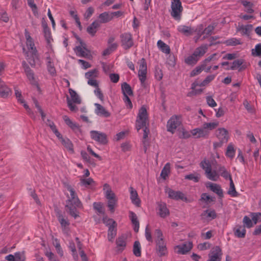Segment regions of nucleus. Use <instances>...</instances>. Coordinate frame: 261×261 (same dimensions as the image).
I'll return each instance as SVG.
<instances>
[{"instance_id": "nucleus-15", "label": "nucleus", "mask_w": 261, "mask_h": 261, "mask_svg": "<svg viewBox=\"0 0 261 261\" xmlns=\"http://www.w3.org/2000/svg\"><path fill=\"white\" fill-rule=\"evenodd\" d=\"M165 192L171 199L176 200H181L184 201H187V198L185 196V194L180 191H176L170 188H166L165 189Z\"/></svg>"}, {"instance_id": "nucleus-12", "label": "nucleus", "mask_w": 261, "mask_h": 261, "mask_svg": "<svg viewBox=\"0 0 261 261\" xmlns=\"http://www.w3.org/2000/svg\"><path fill=\"white\" fill-rule=\"evenodd\" d=\"M99 71L97 69L89 70L85 73V77L88 80L87 83L92 87H97L98 85L96 80L98 77Z\"/></svg>"}, {"instance_id": "nucleus-62", "label": "nucleus", "mask_w": 261, "mask_h": 261, "mask_svg": "<svg viewBox=\"0 0 261 261\" xmlns=\"http://www.w3.org/2000/svg\"><path fill=\"white\" fill-rule=\"evenodd\" d=\"M252 54L254 56H261V43L256 44L255 48L252 49Z\"/></svg>"}, {"instance_id": "nucleus-26", "label": "nucleus", "mask_w": 261, "mask_h": 261, "mask_svg": "<svg viewBox=\"0 0 261 261\" xmlns=\"http://www.w3.org/2000/svg\"><path fill=\"white\" fill-rule=\"evenodd\" d=\"M211 66L206 67L204 64L201 62V64L197 66L190 73L191 76H194L200 74L203 70L206 72H211Z\"/></svg>"}, {"instance_id": "nucleus-7", "label": "nucleus", "mask_w": 261, "mask_h": 261, "mask_svg": "<svg viewBox=\"0 0 261 261\" xmlns=\"http://www.w3.org/2000/svg\"><path fill=\"white\" fill-rule=\"evenodd\" d=\"M76 38L80 45L74 49L76 55L79 57L90 59L91 55L89 50L86 47V44L79 37Z\"/></svg>"}, {"instance_id": "nucleus-39", "label": "nucleus", "mask_w": 261, "mask_h": 261, "mask_svg": "<svg viewBox=\"0 0 261 261\" xmlns=\"http://www.w3.org/2000/svg\"><path fill=\"white\" fill-rule=\"evenodd\" d=\"M80 184L82 186L90 188H92L96 186L95 182L91 178H84L81 177L80 178Z\"/></svg>"}, {"instance_id": "nucleus-40", "label": "nucleus", "mask_w": 261, "mask_h": 261, "mask_svg": "<svg viewBox=\"0 0 261 261\" xmlns=\"http://www.w3.org/2000/svg\"><path fill=\"white\" fill-rule=\"evenodd\" d=\"M15 95L16 96L17 100L21 103L23 104V107L26 109V110L29 112H31V109H30L28 105H27L23 99L21 95V92L19 91L17 88H15Z\"/></svg>"}, {"instance_id": "nucleus-60", "label": "nucleus", "mask_w": 261, "mask_h": 261, "mask_svg": "<svg viewBox=\"0 0 261 261\" xmlns=\"http://www.w3.org/2000/svg\"><path fill=\"white\" fill-rule=\"evenodd\" d=\"M15 261H25L24 252H17L14 253Z\"/></svg>"}, {"instance_id": "nucleus-41", "label": "nucleus", "mask_w": 261, "mask_h": 261, "mask_svg": "<svg viewBox=\"0 0 261 261\" xmlns=\"http://www.w3.org/2000/svg\"><path fill=\"white\" fill-rule=\"evenodd\" d=\"M129 217L134 225V229L135 232H138L139 229V222L137 215L133 212H129Z\"/></svg>"}, {"instance_id": "nucleus-46", "label": "nucleus", "mask_w": 261, "mask_h": 261, "mask_svg": "<svg viewBox=\"0 0 261 261\" xmlns=\"http://www.w3.org/2000/svg\"><path fill=\"white\" fill-rule=\"evenodd\" d=\"M219 125L218 121H213L208 123H205L203 124V127L207 132L208 136L210 132L216 128Z\"/></svg>"}, {"instance_id": "nucleus-30", "label": "nucleus", "mask_w": 261, "mask_h": 261, "mask_svg": "<svg viewBox=\"0 0 261 261\" xmlns=\"http://www.w3.org/2000/svg\"><path fill=\"white\" fill-rule=\"evenodd\" d=\"M156 249L160 256H165L168 253L166 244L165 242L156 244Z\"/></svg>"}, {"instance_id": "nucleus-43", "label": "nucleus", "mask_w": 261, "mask_h": 261, "mask_svg": "<svg viewBox=\"0 0 261 261\" xmlns=\"http://www.w3.org/2000/svg\"><path fill=\"white\" fill-rule=\"evenodd\" d=\"M117 224L109 227L108 232V239L110 242H113L117 234Z\"/></svg>"}, {"instance_id": "nucleus-13", "label": "nucleus", "mask_w": 261, "mask_h": 261, "mask_svg": "<svg viewBox=\"0 0 261 261\" xmlns=\"http://www.w3.org/2000/svg\"><path fill=\"white\" fill-rule=\"evenodd\" d=\"M90 134L91 139L100 144L105 145L108 142L107 136L104 133L97 130H91Z\"/></svg>"}, {"instance_id": "nucleus-21", "label": "nucleus", "mask_w": 261, "mask_h": 261, "mask_svg": "<svg viewBox=\"0 0 261 261\" xmlns=\"http://www.w3.org/2000/svg\"><path fill=\"white\" fill-rule=\"evenodd\" d=\"M58 139L61 141L62 144L65 148L70 153H74L73 145L71 141L67 138H63L61 134L59 137H57Z\"/></svg>"}, {"instance_id": "nucleus-64", "label": "nucleus", "mask_w": 261, "mask_h": 261, "mask_svg": "<svg viewBox=\"0 0 261 261\" xmlns=\"http://www.w3.org/2000/svg\"><path fill=\"white\" fill-rule=\"evenodd\" d=\"M252 221L253 224H256L258 221H261V213H253L252 215Z\"/></svg>"}, {"instance_id": "nucleus-8", "label": "nucleus", "mask_w": 261, "mask_h": 261, "mask_svg": "<svg viewBox=\"0 0 261 261\" xmlns=\"http://www.w3.org/2000/svg\"><path fill=\"white\" fill-rule=\"evenodd\" d=\"M138 64L139 65L138 78L141 82V85L144 86L147 79V63L144 58L140 60Z\"/></svg>"}, {"instance_id": "nucleus-61", "label": "nucleus", "mask_w": 261, "mask_h": 261, "mask_svg": "<svg viewBox=\"0 0 261 261\" xmlns=\"http://www.w3.org/2000/svg\"><path fill=\"white\" fill-rule=\"evenodd\" d=\"M103 223L107 226H111L114 225H116V222L112 219L109 218L108 217H104L102 219Z\"/></svg>"}, {"instance_id": "nucleus-38", "label": "nucleus", "mask_w": 261, "mask_h": 261, "mask_svg": "<svg viewBox=\"0 0 261 261\" xmlns=\"http://www.w3.org/2000/svg\"><path fill=\"white\" fill-rule=\"evenodd\" d=\"M100 27V23L98 20L94 21L87 29V32L92 36H94L97 32V29Z\"/></svg>"}, {"instance_id": "nucleus-57", "label": "nucleus", "mask_w": 261, "mask_h": 261, "mask_svg": "<svg viewBox=\"0 0 261 261\" xmlns=\"http://www.w3.org/2000/svg\"><path fill=\"white\" fill-rule=\"evenodd\" d=\"M46 123L50 128V129L53 131V132L55 134L56 137H59L60 133L57 128L55 123L49 120H47Z\"/></svg>"}, {"instance_id": "nucleus-24", "label": "nucleus", "mask_w": 261, "mask_h": 261, "mask_svg": "<svg viewBox=\"0 0 261 261\" xmlns=\"http://www.w3.org/2000/svg\"><path fill=\"white\" fill-rule=\"evenodd\" d=\"M94 106H95V113L96 115L106 118L110 116L111 113L102 106L97 103H95Z\"/></svg>"}, {"instance_id": "nucleus-9", "label": "nucleus", "mask_w": 261, "mask_h": 261, "mask_svg": "<svg viewBox=\"0 0 261 261\" xmlns=\"http://www.w3.org/2000/svg\"><path fill=\"white\" fill-rule=\"evenodd\" d=\"M171 15L176 20H179L182 11V7L180 0H172L171 4Z\"/></svg>"}, {"instance_id": "nucleus-31", "label": "nucleus", "mask_w": 261, "mask_h": 261, "mask_svg": "<svg viewBox=\"0 0 261 261\" xmlns=\"http://www.w3.org/2000/svg\"><path fill=\"white\" fill-rule=\"evenodd\" d=\"M216 216L215 211L210 209L204 211L201 214L202 218L206 221H211L215 219Z\"/></svg>"}, {"instance_id": "nucleus-14", "label": "nucleus", "mask_w": 261, "mask_h": 261, "mask_svg": "<svg viewBox=\"0 0 261 261\" xmlns=\"http://www.w3.org/2000/svg\"><path fill=\"white\" fill-rule=\"evenodd\" d=\"M121 46L124 49H128L134 45L132 35L129 33H125L121 35Z\"/></svg>"}, {"instance_id": "nucleus-5", "label": "nucleus", "mask_w": 261, "mask_h": 261, "mask_svg": "<svg viewBox=\"0 0 261 261\" xmlns=\"http://www.w3.org/2000/svg\"><path fill=\"white\" fill-rule=\"evenodd\" d=\"M148 113L146 107L143 106L139 110L137 115L136 127L138 131L142 128H144L148 124Z\"/></svg>"}, {"instance_id": "nucleus-4", "label": "nucleus", "mask_w": 261, "mask_h": 261, "mask_svg": "<svg viewBox=\"0 0 261 261\" xmlns=\"http://www.w3.org/2000/svg\"><path fill=\"white\" fill-rule=\"evenodd\" d=\"M216 135L219 141L213 143L214 149L221 147L224 144L228 142L229 138L228 130L223 127L219 128L216 132Z\"/></svg>"}, {"instance_id": "nucleus-28", "label": "nucleus", "mask_w": 261, "mask_h": 261, "mask_svg": "<svg viewBox=\"0 0 261 261\" xmlns=\"http://www.w3.org/2000/svg\"><path fill=\"white\" fill-rule=\"evenodd\" d=\"M22 64L24 68V71L26 74V75L28 80H29L30 83L31 84H35L36 81L33 71L31 69L30 67L27 65V64L25 62H23Z\"/></svg>"}, {"instance_id": "nucleus-1", "label": "nucleus", "mask_w": 261, "mask_h": 261, "mask_svg": "<svg viewBox=\"0 0 261 261\" xmlns=\"http://www.w3.org/2000/svg\"><path fill=\"white\" fill-rule=\"evenodd\" d=\"M22 51L25 59L32 67L40 64V57L36 47L28 48L23 47Z\"/></svg>"}, {"instance_id": "nucleus-56", "label": "nucleus", "mask_w": 261, "mask_h": 261, "mask_svg": "<svg viewBox=\"0 0 261 261\" xmlns=\"http://www.w3.org/2000/svg\"><path fill=\"white\" fill-rule=\"evenodd\" d=\"M224 43L227 46H236L237 45L241 44V40L236 38H231L226 40Z\"/></svg>"}, {"instance_id": "nucleus-25", "label": "nucleus", "mask_w": 261, "mask_h": 261, "mask_svg": "<svg viewBox=\"0 0 261 261\" xmlns=\"http://www.w3.org/2000/svg\"><path fill=\"white\" fill-rule=\"evenodd\" d=\"M253 29L252 24L239 25L237 31L241 33L242 36H249Z\"/></svg>"}, {"instance_id": "nucleus-42", "label": "nucleus", "mask_w": 261, "mask_h": 261, "mask_svg": "<svg viewBox=\"0 0 261 261\" xmlns=\"http://www.w3.org/2000/svg\"><path fill=\"white\" fill-rule=\"evenodd\" d=\"M66 207L68 210L67 212L69 215L75 219L79 217V212L76 210V208L78 207L75 205L74 204L67 203Z\"/></svg>"}, {"instance_id": "nucleus-16", "label": "nucleus", "mask_w": 261, "mask_h": 261, "mask_svg": "<svg viewBox=\"0 0 261 261\" xmlns=\"http://www.w3.org/2000/svg\"><path fill=\"white\" fill-rule=\"evenodd\" d=\"M67 189L70 193L67 203L74 204L77 207H82V203L79 199L74 189L70 186H67Z\"/></svg>"}, {"instance_id": "nucleus-58", "label": "nucleus", "mask_w": 261, "mask_h": 261, "mask_svg": "<svg viewBox=\"0 0 261 261\" xmlns=\"http://www.w3.org/2000/svg\"><path fill=\"white\" fill-rule=\"evenodd\" d=\"M133 252L136 256L141 255L140 244L138 241H135L133 247Z\"/></svg>"}, {"instance_id": "nucleus-17", "label": "nucleus", "mask_w": 261, "mask_h": 261, "mask_svg": "<svg viewBox=\"0 0 261 261\" xmlns=\"http://www.w3.org/2000/svg\"><path fill=\"white\" fill-rule=\"evenodd\" d=\"M192 247V243L187 242L174 246V251L177 254H186L191 250Z\"/></svg>"}, {"instance_id": "nucleus-6", "label": "nucleus", "mask_w": 261, "mask_h": 261, "mask_svg": "<svg viewBox=\"0 0 261 261\" xmlns=\"http://www.w3.org/2000/svg\"><path fill=\"white\" fill-rule=\"evenodd\" d=\"M46 66L48 72L52 76L56 74V70L54 66V61L55 59L54 51L51 46H49L48 51L46 53Z\"/></svg>"}, {"instance_id": "nucleus-10", "label": "nucleus", "mask_w": 261, "mask_h": 261, "mask_svg": "<svg viewBox=\"0 0 261 261\" xmlns=\"http://www.w3.org/2000/svg\"><path fill=\"white\" fill-rule=\"evenodd\" d=\"M69 92L71 98L69 99L68 97L67 98V104L69 109L71 111H76L77 109L76 107L73 105V103L80 104L81 103V100L75 91L72 90V89H69Z\"/></svg>"}, {"instance_id": "nucleus-36", "label": "nucleus", "mask_w": 261, "mask_h": 261, "mask_svg": "<svg viewBox=\"0 0 261 261\" xmlns=\"http://www.w3.org/2000/svg\"><path fill=\"white\" fill-rule=\"evenodd\" d=\"M208 50V45L204 44L196 48L194 51V54L199 59L201 57H203Z\"/></svg>"}, {"instance_id": "nucleus-54", "label": "nucleus", "mask_w": 261, "mask_h": 261, "mask_svg": "<svg viewBox=\"0 0 261 261\" xmlns=\"http://www.w3.org/2000/svg\"><path fill=\"white\" fill-rule=\"evenodd\" d=\"M63 118L66 124L72 129L75 130L79 128L78 125L73 122L67 116H64Z\"/></svg>"}, {"instance_id": "nucleus-49", "label": "nucleus", "mask_w": 261, "mask_h": 261, "mask_svg": "<svg viewBox=\"0 0 261 261\" xmlns=\"http://www.w3.org/2000/svg\"><path fill=\"white\" fill-rule=\"evenodd\" d=\"M171 165L169 163H167L163 168L161 173V176L164 180H165L169 176L170 173Z\"/></svg>"}, {"instance_id": "nucleus-52", "label": "nucleus", "mask_w": 261, "mask_h": 261, "mask_svg": "<svg viewBox=\"0 0 261 261\" xmlns=\"http://www.w3.org/2000/svg\"><path fill=\"white\" fill-rule=\"evenodd\" d=\"M154 236L156 244L165 242L163 234L160 229H156L155 230Z\"/></svg>"}, {"instance_id": "nucleus-53", "label": "nucleus", "mask_w": 261, "mask_h": 261, "mask_svg": "<svg viewBox=\"0 0 261 261\" xmlns=\"http://www.w3.org/2000/svg\"><path fill=\"white\" fill-rule=\"evenodd\" d=\"M199 33L198 34L201 35L202 33L205 34L206 35H210L212 34L214 29L215 26L212 25H210L207 27H206L202 32L201 31L203 30V27L202 25L199 26Z\"/></svg>"}, {"instance_id": "nucleus-37", "label": "nucleus", "mask_w": 261, "mask_h": 261, "mask_svg": "<svg viewBox=\"0 0 261 261\" xmlns=\"http://www.w3.org/2000/svg\"><path fill=\"white\" fill-rule=\"evenodd\" d=\"M99 23H107L112 20V16L111 12H105L100 14L98 16Z\"/></svg>"}, {"instance_id": "nucleus-3", "label": "nucleus", "mask_w": 261, "mask_h": 261, "mask_svg": "<svg viewBox=\"0 0 261 261\" xmlns=\"http://www.w3.org/2000/svg\"><path fill=\"white\" fill-rule=\"evenodd\" d=\"M200 167L205 171L206 177L212 181H217L219 179V174L217 173L216 170H212V165L208 160L204 159L201 162Z\"/></svg>"}, {"instance_id": "nucleus-27", "label": "nucleus", "mask_w": 261, "mask_h": 261, "mask_svg": "<svg viewBox=\"0 0 261 261\" xmlns=\"http://www.w3.org/2000/svg\"><path fill=\"white\" fill-rule=\"evenodd\" d=\"M192 136L195 138H204L207 136V132L205 130L203 127L196 128L191 130Z\"/></svg>"}, {"instance_id": "nucleus-35", "label": "nucleus", "mask_w": 261, "mask_h": 261, "mask_svg": "<svg viewBox=\"0 0 261 261\" xmlns=\"http://www.w3.org/2000/svg\"><path fill=\"white\" fill-rule=\"evenodd\" d=\"M206 187L219 196H221L223 195V191L221 187L217 184L208 182L206 185Z\"/></svg>"}, {"instance_id": "nucleus-23", "label": "nucleus", "mask_w": 261, "mask_h": 261, "mask_svg": "<svg viewBox=\"0 0 261 261\" xmlns=\"http://www.w3.org/2000/svg\"><path fill=\"white\" fill-rule=\"evenodd\" d=\"M116 251L120 253L123 251L126 245V238L124 236L119 237L116 241Z\"/></svg>"}, {"instance_id": "nucleus-51", "label": "nucleus", "mask_w": 261, "mask_h": 261, "mask_svg": "<svg viewBox=\"0 0 261 261\" xmlns=\"http://www.w3.org/2000/svg\"><path fill=\"white\" fill-rule=\"evenodd\" d=\"M236 150L234 145L232 143H229L226 149L225 155L227 157L232 159L235 155Z\"/></svg>"}, {"instance_id": "nucleus-63", "label": "nucleus", "mask_w": 261, "mask_h": 261, "mask_svg": "<svg viewBox=\"0 0 261 261\" xmlns=\"http://www.w3.org/2000/svg\"><path fill=\"white\" fill-rule=\"evenodd\" d=\"M244 224L248 228H251L253 226L252 221L247 216H245L243 220Z\"/></svg>"}, {"instance_id": "nucleus-33", "label": "nucleus", "mask_w": 261, "mask_h": 261, "mask_svg": "<svg viewBox=\"0 0 261 261\" xmlns=\"http://www.w3.org/2000/svg\"><path fill=\"white\" fill-rule=\"evenodd\" d=\"M11 92L10 88L0 80V96L2 97H7L10 94Z\"/></svg>"}, {"instance_id": "nucleus-47", "label": "nucleus", "mask_w": 261, "mask_h": 261, "mask_svg": "<svg viewBox=\"0 0 261 261\" xmlns=\"http://www.w3.org/2000/svg\"><path fill=\"white\" fill-rule=\"evenodd\" d=\"M220 57V55L218 53H214L210 55L209 57L205 59L202 62L206 67L211 66L209 63L211 61L218 60Z\"/></svg>"}, {"instance_id": "nucleus-2", "label": "nucleus", "mask_w": 261, "mask_h": 261, "mask_svg": "<svg viewBox=\"0 0 261 261\" xmlns=\"http://www.w3.org/2000/svg\"><path fill=\"white\" fill-rule=\"evenodd\" d=\"M106 198L108 199V206L109 210L113 213L117 205L118 198L108 184L103 185V188Z\"/></svg>"}, {"instance_id": "nucleus-19", "label": "nucleus", "mask_w": 261, "mask_h": 261, "mask_svg": "<svg viewBox=\"0 0 261 261\" xmlns=\"http://www.w3.org/2000/svg\"><path fill=\"white\" fill-rule=\"evenodd\" d=\"M211 254L209 255L210 259L207 261H221L222 253L220 247L215 246L213 248Z\"/></svg>"}, {"instance_id": "nucleus-45", "label": "nucleus", "mask_w": 261, "mask_h": 261, "mask_svg": "<svg viewBox=\"0 0 261 261\" xmlns=\"http://www.w3.org/2000/svg\"><path fill=\"white\" fill-rule=\"evenodd\" d=\"M121 90L123 96H132L133 95V92L131 87L127 83H123L121 85Z\"/></svg>"}, {"instance_id": "nucleus-34", "label": "nucleus", "mask_w": 261, "mask_h": 261, "mask_svg": "<svg viewBox=\"0 0 261 261\" xmlns=\"http://www.w3.org/2000/svg\"><path fill=\"white\" fill-rule=\"evenodd\" d=\"M24 36L26 41L25 45L24 47H26V48L36 47L34 40L31 37L30 33L27 29L24 30Z\"/></svg>"}, {"instance_id": "nucleus-22", "label": "nucleus", "mask_w": 261, "mask_h": 261, "mask_svg": "<svg viewBox=\"0 0 261 261\" xmlns=\"http://www.w3.org/2000/svg\"><path fill=\"white\" fill-rule=\"evenodd\" d=\"M158 214L160 217L163 218L169 215V210L167 208L165 203L159 202L158 203Z\"/></svg>"}, {"instance_id": "nucleus-32", "label": "nucleus", "mask_w": 261, "mask_h": 261, "mask_svg": "<svg viewBox=\"0 0 261 261\" xmlns=\"http://www.w3.org/2000/svg\"><path fill=\"white\" fill-rule=\"evenodd\" d=\"M177 30L180 33L186 35L190 36L192 35L195 31L190 26L180 25L177 27Z\"/></svg>"}, {"instance_id": "nucleus-29", "label": "nucleus", "mask_w": 261, "mask_h": 261, "mask_svg": "<svg viewBox=\"0 0 261 261\" xmlns=\"http://www.w3.org/2000/svg\"><path fill=\"white\" fill-rule=\"evenodd\" d=\"M217 173L219 174V176H221L225 179H230V178H232L230 172L227 171L224 166L219 165L218 166Z\"/></svg>"}, {"instance_id": "nucleus-18", "label": "nucleus", "mask_w": 261, "mask_h": 261, "mask_svg": "<svg viewBox=\"0 0 261 261\" xmlns=\"http://www.w3.org/2000/svg\"><path fill=\"white\" fill-rule=\"evenodd\" d=\"M58 219L61 224L63 233L67 236H69L70 234V229L69 221L64 219L63 216L61 215L58 216Z\"/></svg>"}, {"instance_id": "nucleus-11", "label": "nucleus", "mask_w": 261, "mask_h": 261, "mask_svg": "<svg viewBox=\"0 0 261 261\" xmlns=\"http://www.w3.org/2000/svg\"><path fill=\"white\" fill-rule=\"evenodd\" d=\"M181 125V122L180 118L177 116H172L167 121V129L172 134H174L176 129Z\"/></svg>"}, {"instance_id": "nucleus-44", "label": "nucleus", "mask_w": 261, "mask_h": 261, "mask_svg": "<svg viewBox=\"0 0 261 261\" xmlns=\"http://www.w3.org/2000/svg\"><path fill=\"white\" fill-rule=\"evenodd\" d=\"M234 235L240 238H243L245 237L246 229L244 226L241 225L237 226L233 230Z\"/></svg>"}, {"instance_id": "nucleus-20", "label": "nucleus", "mask_w": 261, "mask_h": 261, "mask_svg": "<svg viewBox=\"0 0 261 261\" xmlns=\"http://www.w3.org/2000/svg\"><path fill=\"white\" fill-rule=\"evenodd\" d=\"M130 199L133 204L137 207L141 205V200L139 197L137 191L132 187L129 188Z\"/></svg>"}, {"instance_id": "nucleus-48", "label": "nucleus", "mask_w": 261, "mask_h": 261, "mask_svg": "<svg viewBox=\"0 0 261 261\" xmlns=\"http://www.w3.org/2000/svg\"><path fill=\"white\" fill-rule=\"evenodd\" d=\"M158 48L164 53L169 54L170 53V48L169 45L165 43L161 40H159L157 42Z\"/></svg>"}, {"instance_id": "nucleus-55", "label": "nucleus", "mask_w": 261, "mask_h": 261, "mask_svg": "<svg viewBox=\"0 0 261 261\" xmlns=\"http://www.w3.org/2000/svg\"><path fill=\"white\" fill-rule=\"evenodd\" d=\"M199 59L193 53L192 55L188 56L185 59V62L188 65H195Z\"/></svg>"}, {"instance_id": "nucleus-59", "label": "nucleus", "mask_w": 261, "mask_h": 261, "mask_svg": "<svg viewBox=\"0 0 261 261\" xmlns=\"http://www.w3.org/2000/svg\"><path fill=\"white\" fill-rule=\"evenodd\" d=\"M243 63V61L242 60H241V59L236 60L232 62V65L230 67H228L226 68V70H229V69L234 70V69H237V68H239V67H240V66L242 65Z\"/></svg>"}, {"instance_id": "nucleus-50", "label": "nucleus", "mask_w": 261, "mask_h": 261, "mask_svg": "<svg viewBox=\"0 0 261 261\" xmlns=\"http://www.w3.org/2000/svg\"><path fill=\"white\" fill-rule=\"evenodd\" d=\"M229 180L230 181V185L229 188L227 191V194L232 197H236L238 196L239 193L237 192L236 190V188L234 186V184L233 182L232 179L230 178V179Z\"/></svg>"}]
</instances>
